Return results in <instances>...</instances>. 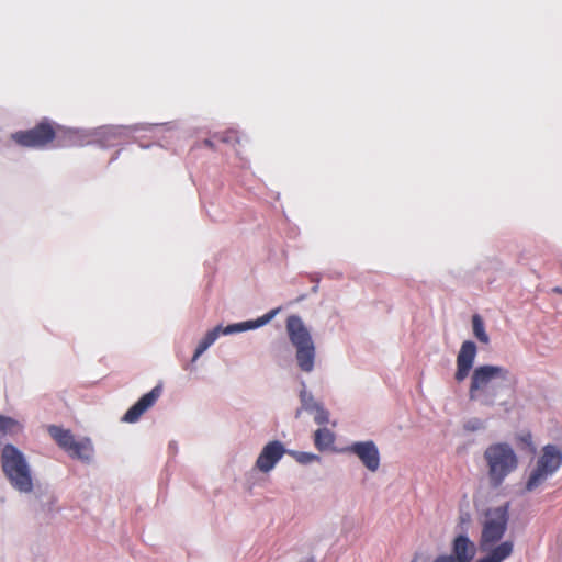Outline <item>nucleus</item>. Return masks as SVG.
<instances>
[{
	"instance_id": "nucleus-14",
	"label": "nucleus",
	"mask_w": 562,
	"mask_h": 562,
	"mask_svg": "<svg viewBox=\"0 0 562 562\" xmlns=\"http://www.w3.org/2000/svg\"><path fill=\"white\" fill-rule=\"evenodd\" d=\"M509 503L494 509V543L499 541L507 529Z\"/></svg>"
},
{
	"instance_id": "nucleus-1",
	"label": "nucleus",
	"mask_w": 562,
	"mask_h": 562,
	"mask_svg": "<svg viewBox=\"0 0 562 562\" xmlns=\"http://www.w3.org/2000/svg\"><path fill=\"white\" fill-rule=\"evenodd\" d=\"M286 331L290 341L296 349L295 358L299 368L304 372H311L314 369L315 346L300 316L290 315L288 317Z\"/></svg>"
},
{
	"instance_id": "nucleus-23",
	"label": "nucleus",
	"mask_w": 562,
	"mask_h": 562,
	"mask_svg": "<svg viewBox=\"0 0 562 562\" xmlns=\"http://www.w3.org/2000/svg\"><path fill=\"white\" fill-rule=\"evenodd\" d=\"M490 543H492V518H490L488 513H486L482 531V544L485 548V550H488Z\"/></svg>"
},
{
	"instance_id": "nucleus-6",
	"label": "nucleus",
	"mask_w": 562,
	"mask_h": 562,
	"mask_svg": "<svg viewBox=\"0 0 562 562\" xmlns=\"http://www.w3.org/2000/svg\"><path fill=\"white\" fill-rule=\"evenodd\" d=\"M518 465V458L507 443L494 445V484H498Z\"/></svg>"
},
{
	"instance_id": "nucleus-3",
	"label": "nucleus",
	"mask_w": 562,
	"mask_h": 562,
	"mask_svg": "<svg viewBox=\"0 0 562 562\" xmlns=\"http://www.w3.org/2000/svg\"><path fill=\"white\" fill-rule=\"evenodd\" d=\"M2 470L11 485L20 492L29 493L33 482L23 453L13 445H5L1 453Z\"/></svg>"
},
{
	"instance_id": "nucleus-20",
	"label": "nucleus",
	"mask_w": 562,
	"mask_h": 562,
	"mask_svg": "<svg viewBox=\"0 0 562 562\" xmlns=\"http://www.w3.org/2000/svg\"><path fill=\"white\" fill-rule=\"evenodd\" d=\"M513 549L514 542L512 540H507L494 546V562H502L508 558L512 554Z\"/></svg>"
},
{
	"instance_id": "nucleus-19",
	"label": "nucleus",
	"mask_w": 562,
	"mask_h": 562,
	"mask_svg": "<svg viewBox=\"0 0 562 562\" xmlns=\"http://www.w3.org/2000/svg\"><path fill=\"white\" fill-rule=\"evenodd\" d=\"M22 430V425L14 418L0 415V438L14 435Z\"/></svg>"
},
{
	"instance_id": "nucleus-12",
	"label": "nucleus",
	"mask_w": 562,
	"mask_h": 562,
	"mask_svg": "<svg viewBox=\"0 0 562 562\" xmlns=\"http://www.w3.org/2000/svg\"><path fill=\"white\" fill-rule=\"evenodd\" d=\"M281 311V307H277L268 312L267 314L262 315L261 317L257 318L256 321H247L236 324H231L226 327H222V334L223 335H231L234 333L245 331L249 329H255L258 327H261L269 323L279 312Z\"/></svg>"
},
{
	"instance_id": "nucleus-32",
	"label": "nucleus",
	"mask_w": 562,
	"mask_h": 562,
	"mask_svg": "<svg viewBox=\"0 0 562 562\" xmlns=\"http://www.w3.org/2000/svg\"><path fill=\"white\" fill-rule=\"evenodd\" d=\"M306 562H314V559L310 558L308 560H306Z\"/></svg>"
},
{
	"instance_id": "nucleus-11",
	"label": "nucleus",
	"mask_w": 562,
	"mask_h": 562,
	"mask_svg": "<svg viewBox=\"0 0 562 562\" xmlns=\"http://www.w3.org/2000/svg\"><path fill=\"white\" fill-rule=\"evenodd\" d=\"M285 450L283 445L278 441H270L260 452L256 465L262 472H269L274 468L277 462L283 457Z\"/></svg>"
},
{
	"instance_id": "nucleus-13",
	"label": "nucleus",
	"mask_w": 562,
	"mask_h": 562,
	"mask_svg": "<svg viewBox=\"0 0 562 562\" xmlns=\"http://www.w3.org/2000/svg\"><path fill=\"white\" fill-rule=\"evenodd\" d=\"M476 553L475 544L468 537L458 536L452 546V558L454 562H471Z\"/></svg>"
},
{
	"instance_id": "nucleus-17",
	"label": "nucleus",
	"mask_w": 562,
	"mask_h": 562,
	"mask_svg": "<svg viewBox=\"0 0 562 562\" xmlns=\"http://www.w3.org/2000/svg\"><path fill=\"white\" fill-rule=\"evenodd\" d=\"M221 334L222 326H217L212 330L207 331L206 335L199 342L194 351L192 361H195L211 345H213Z\"/></svg>"
},
{
	"instance_id": "nucleus-29",
	"label": "nucleus",
	"mask_w": 562,
	"mask_h": 562,
	"mask_svg": "<svg viewBox=\"0 0 562 562\" xmlns=\"http://www.w3.org/2000/svg\"><path fill=\"white\" fill-rule=\"evenodd\" d=\"M434 562H454L452 557L442 555L437 558Z\"/></svg>"
},
{
	"instance_id": "nucleus-5",
	"label": "nucleus",
	"mask_w": 562,
	"mask_h": 562,
	"mask_svg": "<svg viewBox=\"0 0 562 562\" xmlns=\"http://www.w3.org/2000/svg\"><path fill=\"white\" fill-rule=\"evenodd\" d=\"M492 391V366L477 367L471 376L469 397L471 401L487 404Z\"/></svg>"
},
{
	"instance_id": "nucleus-15",
	"label": "nucleus",
	"mask_w": 562,
	"mask_h": 562,
	"mask_svg": "<svg viewBox=\"0 0 562 562\" xmlns=\"http://www.w3.org/2000/svg\"><path fill=\"white\" fill-rule=\"evenodd\" d=\"M48 432L61 449L66 452L71 451V447L76 439L70 430L63 429L58 426H50L48 428Z\"/></svg>"
},
{
	"instance_id": "nucleus-10",
	"label": "nucleus",
	"mask_w": 562,
	"mask_h": 562,
	"mask_svg": "<svg viewBox=\"0 0 562 562\" xmlns=\"http://www.w3.org/2000/svg\"><path fill=\"white\" fill-rule=\"evenodd\" d=\"M161 395V386H155L150 392L144 394L123 416L122 420L135 423L150 408Z\"/></svg>"
},
{
	"instance_id": "nucleus-26",
	"label": "nucleus",
	"mask_w": 562,
	"mask_h": 562,
	"mask_svg": "<svg viewBox=\"0 0 562 562\" xmlns=\"http://www.w3.org/2000/svg\"><path fill=\"white\" fill-rule=\"evenodd\" d=\"M517 440L528 447L531 448L532 451H535V447H533V443H532V436L530 432H525V434H521L517 437Z\"/></svg>"
},
{
	"instance_id": "nucleus-8",
	"label": "nucleus",
	"mask_w": 562,
	"mask_h": 562,
	"mask_svg": "<svg viewBox=\"0 0 562 562\" xmlns=\"http://www.w3.org/2000/svg\"><path fill=\"white\" fill-rule=\"evenodd\" d=\"M344 451L357 456L371 472H375L380 467L379 449L372 440L353 442L345 448Z\"/></svg>"
},
{
	"instance_id": "nucleus-22",
	"label": "nucleus",
	"mask_w": 562,
	"mask_h": 562,
	"mask_svg": "<svg viewBox=\"0 0 562 562\" xmlns=\"http://www.w3.org/2000/svg\"><path fill=\"white\" fill-rule=\"evenodd\" d=\"M472 327L474 336L484 344L488 342V336L484 329V323L480 315L474 314L472 317Z\"/></svg>"
},
{
	"instance_id": "nucleus-4",
	"label": "nucleus",
	"mask_w": 562,
	"mask_h": 562,
	"mask_svg": "<svg viewBox=\"0 0 562 562\" xmlns=\"http://www.w3.org/2000/svg\"><path fill=\"white\" fill-rule=\"evenodd\" d=\"M562 464V451L554 445H546L537 459L536 467L526 482V490L531 492L541 486Z\"/></svg>"
},
{
	"instance_id": "nucleus-28",
	"label": "nucleus",
	"mask_w": 562,
	"mask_h": 562,
	"mask_svg": "<svg viewBox=\"0 0 562 562\" xmlns=\"http://www.w3.org/2000/svg\"><path fill=\"white\" fill-rule=\"evenodd\" d=\"M317 457L314 456V454H308V453H300L297 460L302 463H305V462H310L314 459H316Z\"/></svg>"
},
{
	"instance_id": "nucleus-25",
	"label": "nucleus",
	"mask_w": 562,
	"mask_h": 562,
	"mask_svg": "<svg viewBox=\"0 0 562 562\" xmlns=\"http://www.w3.org/2000/svg\"><path fill=\"white\" fill-rule=\"evenodd\" d=\"M313 412H315L314 420L316 424L325 425L329 422V413L321 404Z\"/></svg>"
},
{
	"instance_id": "nucleus-18",
	"label": "nucleus",
	"mask_w": 562,
	"mask_h": 562,
	"mask_svg": "<svg viewBox=\"0 0 562 562\" xmlns=\"http://www.w3.org/2000/svg\"><path fill=\"white\" fill-rule=\"evenodd\" d=\"M335 441V435L327 428H321L315 431L314 445L319 451L329 449Z\"/></svg>"
},
{
	"instance_id": "nucleus-31",
	"label": "nucleus",
	"mask_w": 562,
	"mask_h": 562,
	"mask_svg": "<svg viewBox=\"0 0 562 562\" xmlns=\"http://www.w3.org/2000/svg\"><path fill=\"white\" fill-rule=\"evenodd\" d=\"M203 143H204V145H205V146H207V147H210V148H212V147H213V143H212V140H210V139H205Z\"/></svg>"
},
{
	"instance_id": "nucleus-24",
	"label": "nucleus",
	"mask_w": 562,
	"mask_h": 562,
	"mask_svg": "<svg viewBox=\"0 0 562 562\" xmlns=\"http://www.w3.org/2000/svg\"><path fill=\"white\" fill-rule=\"evenodd\" d=\"M486 428V420L479 418H470L463 424V429L468 432H474Z\"/></svg>"
},
{
	"instance_id": "nucleus-30",
	"label": "nucleus",
	"mask_w": 562,
	"mask_h": 562,
	"mask_svg": "<svg viewBox=\"0 0 562 562\" xmlns=\"http://www.w3.org/2000/svg\"><path fill=\"white\" fill-rule=\"evenodd\" d=\"M477 562H492V552L487 553L483 559Z\"/></svg>"
},
{
	"instance_id": "nucleus-27",
	"label": "nucleus",
	"mask_w": 562,
	"mask_h": 562,
	"mask_svg": "<svg viewBox=\"0 0 562 562\" xmlns=\"http://www.w3.org/2000/svg\"><path fill=\"white\" fill-rule=\"evenodd\" d=\"M484 458L488 467V472L492 473V447L486 448L484 451Z\"/></svg>"
},
{
	"instance_id": "nucleus-9",
	"label": "nucleus",
	"mask_w": 562,
	"mask_h": 562,
	"mask_svg": "<svg viewBox=\"0 0 562 562\" xmlns=\"http://www.w3.org/2000/svg\"><path fill=\"white\" fill-rule=\"evenodd\" d=\"M477 349L476 345L472 340H465L457 356V370L454 379L457 382L464 381L473 368Z\"/></svg>"
},
{
	"instance_id": "nucleus-7",
	"label": "nucleus",
	"mask_w": 562,
	"mask_h": 562,
	"mask_svg": "<svg viewBox=\"0 0 562 562\" xmlns=\"http://www.w3.org/2000/svg\"><path fill=\"white\" fill-rule=\"evenodd\" d=\"M516 378L507 370L494 367V401L499 405L512 404L515 401Z\"/></svg>"
},
{
	"instance_id": "nucleus-21",
	"label": "nucleus",
	"mask_w": 562,
	"mask_h": 562,
	"mask_svg": "<svg viewBox=\"0 0 562 562\" xmlns=\"http://www.w3.org/2000/svg\"><path fill=\"white\" fill-rule=\"evenodd\" d=\"M300 400H301L302 408L296 411V414H295L296 418L300 417L302 409L307 411V412H313L314 408L319 405V403H317L314 400V397L310 393H307V391L305 389H303L300 392Z\"/></svg>"
},
{
	"instance_id": "nucleus-16",
	"label": "nucleus",
	"mask_w": 562,
	"mask_h": 562,
	"mask_svg": "<svg viewBox=\"0 0 562 562\" xmlns=\"http://www.w3.org/2000/svg\"><path fill=\"white\" fill-rule=\"evenodd\" d=\"M68 453L77 459L90 460L93 454V446L91 440L88 438L78 441L76 440L71 447V451H68Z\"/></svg>"
},
{
	"instance_id": "nucleus-2",
	"label": "nucleus",
	"mask_w": 562,
	"mask_h": 562,
	"mask_svg": "<svg viewBox=\"0 0 562 562\" xmlns=\"http://www.w3.org/2000/svg\"><path fill=\"white\" fill-rule=\"evenodd\" d=\"M66 131L60 125L48 119H43L34 127L26 131H18L11 134L12 140L22 147L29 148H46L54 140L57 146H61V137Z\"/></svg>"
}]
</instances>
